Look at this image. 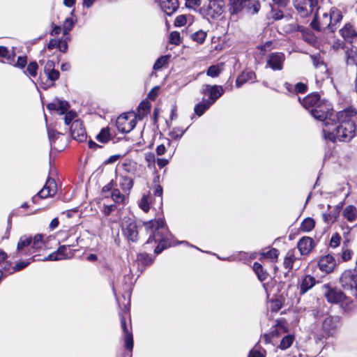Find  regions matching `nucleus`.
Returning a JSON list of instances; mask_svg holds the SVG:
<instances>
[{"mask_svg": "<svg viewBox=\"0 0 357 357\" xmlns=\"http://www.w3.org/2000/svg\"><path fill=\"white\" fill-rule=\"evenodd\" d=\"M352 112L342 111L337 114L333 112L324 121L323 133L325 138L332 142L350 141L355 134V125L351 119Z\"/></svg>", "mask_w": 357, "mask_h": 357, "instance_id": "1", "label": "nucleus"}, {"mask_svg": "<svg viewBox=\"0 0 357 357\" xmlns=\"http://www.w3.org/2000/svg\"><path fill=\"white\" fill-rule=\"evenodd\" d=\"M301 104L310 111L314 119L321 121L324 122L332 113L330 105L321 102L319 96L317 93H312L304 98Z\"/></svg>", "mask_w": 357, "mask_h": 357, "instance_id": "2", "label": "nucleus"}, {"mask_svg": "<svg viewBox=\"0 0 357 357\" xmlns=\"http://www.w3.org/2000/svg\"><path fill=\"white\" fill-rule=\"evenodd\" d=\"M144 225L146 230L152 234L147 243H151L152 241L158 242V245L155 249V253H160L164 249L169 246V244L166 241L167 229L162 220H151L144 222Z\"/></svg>", "mask_w": 357, "mask_h": 357, "instance_id": "3", "label": "nucleus"}, {"mask_svg": "<svg viewBox=\"0 0 357 357\" xmlns=\"http://www.w3.org/2000/svg\"><path fill=\"white\" fill-rule=\"evenodd\" d=\"M137 123V115L135 112H127L120 115L116 121L119 132L128 133L133 130Z\"/></svg>", "mask_w": 357, "mask_h": 357, "instance_id": "4", "label": "nucleus"}, {"mask_svg": "<svg viewBox=\"0 0 357 357\" xmlns=\"http://www.w3.org/2000/svg\"><path fill=\"white\" fill-rule=\"evenodd\" d=\"M121 228L124 236L130 241L135 242L138 238V231L135 221L125 217L122 220Z\"/></svg>", "mask_w": 357, "mask_h": 357, "instance_id": "5", "label": "nucleus"}, {"mask_svg": "<svg viewBox=\"0 0 357 357\" xmlns=\"http://www.w3.org/2000/svg\"><path fill=\"white\" fill-rule=\"evenodd\" d=\"M203 11L208 17L215 18L222 14L224 3L222 0H209L208 3L204 6Z\"/></svg>", "mask_w": 357, "mask_h": 357, "instance_id": "6", "label": "nucleus"}, {"mask_svg": "<svg viewBox=\"0 0 357 357\" xmlns=\"http://www.w3.org/2000/svg\"><path fill=\"white\" fill-rule=\"evenodd\" d=\"M356 278V270H347L342 273L340 278V282L345 290H349L354 293Z\"/></svg>", "mask_w": 357, "mask_h": 357, "instance_id": "7", "label": "nucleus"}, {"mask_svg": "<svg viewBox=\"0 0 357 357\" xmlns=\"http://www.w3.org/2000/svg\"><path fill=\"white\" fill-rule=\"evenodd\" d=\"M224 93V90L221 86L218 85H205L202 89V93L204 97H208L206 100L209 105H213L217 99H218Z\"/></svg>", "mask_w": 357, "mask_h": 357, "instance_id": "8", "label": "nucleus"}, {"mask_svg": "<svg viewBox=\"0 0 357 357\" xmlns=\"http://www.w3.org/2000/svg\"><path fill=\"white\" fill-rule=\"evenodd\" d=\"M312 25L314 29H321L324 27L330 26L331 25V18L330 17V15H328L326 12L323 11L322 9L319 7L317 9L314 19L312 22Z\"/></svg>", "mask_w": 357, "mask_h": 357, "instance_id": "9", "label": "nucleus"}, {"mask_svg": "<svg viewBox=\"0 0 357 357\" xmlns=\"http://www.w3.org/2000/svg\"><path fill=\"white\" fill-rule=\"evenodd\" d=\"M325 296L328 302L333 303H342L346 299V296L340 291L336 289H331L328 284L323 286Z\"/></svg>", "mask_w": 357, "mask_h": 357, "instance_id": "10", "label": "nucleus"}, {"mask_svg": "<svg viewBox=\"0 0 357 357\" xmlns=\"http://www.w3.org/2000/svg\"><path fill=\"white\" fill-rule=\"evenodd\" d=\"M284 59V54L281 52L272 53L267 57V66L273 70H280L282 69Z\"/></svg>", "mask_w": 357, "mask_h": 357, "instance_id": "11", "label": "nucleus"}, {"mask_svg": "<svg viewBox=\"0 0 357 357\" xmlns=\"http://www.w3.org/2000/svg\"><path fill=\"white\" fill-rule=\"evenodd\" d=\"M284 266L288 271L293 269L294 268H298L301 266V260L296 256V252L294 249L289 250L284 259L283 261Z\"/></svg>", "mask_w": 357, "mask_h": 357, "instance_id": "12", "label": "nucleus"}, {"mask_svg": "<svg viewBox=\"0 0 357 357\" xmlns=\"http://www.w3.org/2000/svg\"><path fill=\"white\" fill-rule=\"evenodd\" d=\"M307 1L308 6L301 5L302 3H305V0H295L294 1V6L302 17L307 16L309 14L312 13L318 3V0Z\"/></svg>", "mask_w": 357, "mask_h": 357, "instance_id": "13", "label": "nucleus"}, {"mask_svg": "<svg viewBox=\"0 0 357 357\" xmlns=\"http://www.w3.org/2000/svg\"><path fill=\"white\" fill-rule=\"evenodd\" d=\"M318 266L321 271L329 273L334 270L336 266V261L332 255H327L319 259Z\"/></svg>", "mask_w": 357, "mask_h": 357, "instance_id": "14", "label": "nucleus"}, {"mask_svg": "<svg viewBox=\"0 0 357 357\" xmlns=\"http://www.w3.org/2000/svg\"><path fill=\"white\" fill-rule=\"evenodd\" d=\"M70 130L71 135L74 139L82 142L86 137L85 129L83 126L82 122L79 120H75L73 122Z\"/></svg>", "mask_w": 357, "mask_h": 357, "instance_id": "15", "label": "nucleus"}, {"mask_svg": "<svg viewBox=\"0 0 357 357\" xmlns=\"http://www.w3.org/2000/svg\"><path fill=\"white\" fill-rule=\"evenodd\" d=\"M342 36L347 40H349L351 43H354L353 52L357 54V33L353 29L352 26L349 24H347L341 30Z\"/></svg>", "mask_w": 357, "mask_h": 357, "instance_id": "16", "label": "nucleus"}, {"mask_svg": "<svg viewBox=\"0 0 357 357\" xmlns=\"http://www.w3.org/2000/svg\"><path fill=\"white\" fill-rule=\"evenodd\" d=\"M73 252L69 246H61L56 252L50 254L45 258V260L57 261L70 258Z\"/></svg>", "mask_w": 357, "mask_h": 357, "instance_id": "17", "label": "nucleus"}, {"mask_svg": "<svg viewBox=\"0 0 357 357\" xmlns=\"http://www.w3.org/2000/svg\"><path fill=\"white\" fill-rule=\"evenodd\" d=\"M314 247L313 239L308 236L302 237L297 243V248L301 255H309Z\"/></svg>", "mask_w": 357, "mask_h": 357, "instance_id": "18", "label": "nucleus"}, {"mask_svg": "<svg viewBox=\"0 0 357 357\" xmlns=\"http://www.w3.org/2000/svg\"><path fill=\"white\" fill-rule=\"evenodd\" d=\"M56 185L54 179L48 178L43 188V189L38 192V197L40 198H47L53 197L56 193Z\"/></svg>", "mask_w": 357, "mask_h": 357, "instance_id": "19", "label": "nucleus"}, {"mask_svg": "<svg viewBox=\"0 0 357 357\" xmlns=\"http://www.w3.org/2000/svg\"><path fill=\"white\" fill-rule=\"evenodd\" d=\"M47 107L50 111H56L59 114H63L68 109L69 104L66 101L55 99L49 103Z\"/></svg>", "mask_w": 357, "mask_h": 357, "instance_id": "20", "label": "nucleus"}, {"mask_svg": "<svg viewBox=\"0 0 357 357\" xmlns=\"http://www.w3.org/2000/svg\"><path fill=\"white\" fill-rule=\"evenodd\" d=\"M178 6V0H160V8L168 15H172Z\"/></svg>", "mask_w": 357, "mask_h": 357, "instance_id": "21", "label": "nucleus"}, {"mask_svg": "<svg viewBox=\"0 0 357 357\" xmlns=\"http://www.w3.org/2000/svg\"><path fill=\"white\" fill-rule=\"evenodd\" d=\"M121 327L123 331L126 347L130 350L133 348V337L132 333L129 331L124 317L121 318Z\"/></svg>", "mask_w": 357, "mask_h": 357, "instance_id": "22", "label": "nucleus"}, {"mask_svg": "<svg viewBox=\"0 0 357 357\" xmlns=\"http://www.w3.org/2000/svg\"><path fill=\"white\" fill-rule=\"evenodd\" d=\"M316 283L315 278L310 275H305L301 280L300 286V292L304 294L309 289L312 288Z\"/></svg>", "mask_w": 357, "mask_h": 357, "instance_id": "23", "label": "nucleus"}, {"mask_svg": "<svg viewBox=\"0 0 357 357\" xmlns=\"http://www.w3.org/2000/svg\"><path fill=\"white\" fill-rule=\"evenodd\" d=\"M255 75L252 71H245L243 72L240 75L238 76L236 80V87H241L243 84L248 81L255 79Z\"/></svg>", "mask_w": 357, "mask_h": 357, "instance_id": "24", "label": "nucleus"}, {"mask_svg": "<svg viewBox=\"0 0 357 357\" xmlns=\"http://www.w3.org/2000/svg\"><path fill=\"white\" fill-rule=\"evenodd\" d=\"M152 201L153 198L149 192L144 194L138 202V206L144 212L147 213L151 208Z\"/></svg>", "mask_w": 357, "mask_h": 357, "instance_id": "25", "label": "nucleus"}, {"mask_svg": "<svg viewBox=\"0 0 357 357\" xmlns=\"http://www.w3.org/2000/svg\"><path fill=\"white\" fill-rule=\"evenodd\" d=\"M194 22V17L191 15H178L174 22L176 27H181L187 24H191Z\"/></svg>", "mask_w": 357, "mask_h": 357, "instance_id": "26", "label": "nucleus"}, {"mask_svg": "<svg viewBox=\"0 0 357 357\" xmlns=\"http://www.w3.org/2000/svg\"><path fill=\"white\" fill-rule=\"evenodd\" d=\"M246 0H229V12L231 14H237L242 10L246 4Z\"/></svg>", "mask_w": 357, "mask_h": 357, "instance_id": "27", "label": "nucleus"}, {"mask_svg": "<svg viewBox=\"0 0 357 357\" xmlns=\"http://www.w3.org/2000/svg\"><path fill=\"white\" fill-rule=\"evenodd\" d=\"M343 216L349 222H354L357 220V208L352 206L349 205L343 210Z\"/></svg>", "mask_w": 357, "mask_h": 357, "instance_id": "28", "label": "nucleus"}, {"mask_svg": "<svg viewBox=\"0 0 357 357\" xmlns=\"http://www.w3.org/2000/svg\"><path fill=\"white\" fill-rule=\"evenodd\" d=\"M119 185L124 191H130L133 186V180L126 176H121L119 178Z\"/></svg>", "mask_w": 357, "mask_h": 357, "instance_id": "29", "label": "nucleus"}, {"mask_svg": "<svg viewBox=\"0 0 357 357\" xmlns=\"http://www.w3.org/2000/svg\"><path fill=\"white\" fill-rule=\"evenodd\" d=\"M315 227V221L311 218H306L303 220L301 225V230L303 232H310Z\"/></svg>", "mask_w": 357, "mask_h": 357, "instance_id": "30", "label": "nucleus"}, {"mask_svg": "<svg viewBox=\"0 0 357 357\" xmlns=\"http://www.w3.org/2000/svg\"><path fill=\"white\" fill-rule=\"evenodd\" d=\"M294 336L293 335L288 334L285 335L281 340L278 348L282 350H285L291 347L294 341Z\"/></svg>", "mask_w": 357, "mask_h": 357, "instance_id": "31", "label": "nucleus"}, {"mask_svg": "<svg viewBox=\"0 0 357 357\" xmlns=\"http://www.w3.org/2000/svg\"><path fill=\"white\" fill-rule=\"evenodd\" d=\"M111 134L109 128H103L97 135V139L102 143H107L111 139Z\"/></svg>", "mask_w": 357, "mask_h": 357, "instance_id": "32", "label": "nucleus"}, {"mask_svg": "<svg viewBox=\"0 0 357 357\" xmlns=\"http://www.w3.org/2000/svg\"><path fill=\"white\" fill-rule=\"evenodd\" d=\"M0 56L6 59L8 63L14 61L15 54L13 52H10L6 47L0 46Z\"/></svg>", "mask_w": 357, "mask_h": 357, "instance_id": "33", "label": "nucleus"}, {"mask_svg": "<svg viewBox=\"0 0 357 357\" xmlns=\"http://www.w3.org/2000/svg\"><path fill=\"white\" fill-rule=\"evenodd\" d=\"M245 6L248 7V10L252 14L257 13L260 9V3L258 1L246 0Z\"/></svg>", "mask_w": 357, "mask_h": 357, "instance_id": "34", "label": "nucleus"}, {"mask_svg": "<svg viewBox=\"0 0 357 357\" xmlns=\"http://www.w3.org/2000/svg\"><path fill=\"white\" fill-rule=\"evenodd\" d=\"M222 69V64L211 66L208 68L206 74L211 77H215L219 75Z\"/></svg>", "mask_w": 357, "mask_h": 357, "instance_id": "35", "label": "nucleus"}, {"mask_svg": "<svg viewBox=\"0 0 357 357\" xmlns=\"http://www.w3.org/2000/svg\"><path fill=\"white\" fill-rule=\"evenodd\" d=\"M253 270L257 275L258 278L261 281H264L266 279L267 274L264 271L261 265L259 263L255 262L253 265Z\"/></svg>", "mask_w": 357, "mask_h": 357, "instance_id": "36", "label": "nucleus"}, {"mask_svg": "<svg viewBox=\"0 0 357 357\" xmlns=\"http://www.w3.org/2000/svg\"><path fill=\"white\" fill-rule=\"evenodd\" d=\"M206 32L199 30L198 31H196L195 33H192L191 35V38L194 41L197 42L199 44H202L204 43L206 38Z\"/></svg>", "mask_w": 357, "mask_h": 357, "instance_id": "37", "label": "nucleus"}, {"mask_svg": "<svg viewBox=\"0 0 357 357\" xmlns=\"http://www.w3.org/2000/svg\"><path fill=\"white\" fill-rule=\"evenodd\" d=\"M48 79H50V83L47 84V87H50L54 85V82L59 79V73L58 70L55 69L52 70H50L49 72L45 73Z\"/></svg>", "mask_w": 357, "mask_h": 357, "instance_id": "38", "label": "nucleus"}, {"mask_svg": "<svg viewBox=\"0 0 357 357\" xmlns=\"http://www.w3.org/2000/svg\"><path fill=\"white\" fill-rule=\"evenodd\" d=\"M211 105H209L206 100H204L203 102L197 105L195 107V112L198 116H202L204 112L208 109Z\"/></svg>", "mask_w": 357, "mask_h": 357, "instance_id": "39", "label": "nucleus"}, {"mask_svg": "<svg viewBox=\"0 0 357 357\" xmlns=\"http://www.w3.org/2000/svg\"><path fill=\"white\" fill-rule=\"evenodd\" d=\"M32 242V248L36 250L43 248L44 245L43 236L41 234H36Z\"/></svg>", "mask_w": 357, "mask_h": 357, "instance_id": "40", "label": "nucleus"}, {"mask_svg": "<svg viewBox=\"0 0 357 357\" xmlns=\"http://www.w3.org/2000/svg\"><path fill=\"white\" fill-rule=\"evenodd\" d=\"M330 17L331 18V24L339 22L342 16L340 10L336 8H332L330 11Z\"/></svg>", "mask_w": 357, "mask_h": 357, "instance_id": "41", "label": "nucleus"}, {"mask_svg": "<svg viewBox=\"0 0 357 357\" xmlns=\"http://www.w3.org/2000/svg\"><path fill=\"white\" fill-rule=\"evenodd\" d=\"M261 257L269 259L272 261L278 259V251L275 248H271L266 252H263L261 253Z\"/></svg>", "mask_w": 357, "mask_h": 357, "instance_id": "42", "label": "nucleus"}, {"mask_svg": "<svg viewBox=\"0 0 357 357\" xmlns=\"http://www.w3.org/2000/svg\"><path fill=\"white\" fill-rule=\"evenodd\" d=\"M150 110V105L148 102H143L139 104L138 107V116L142 118L144 115L147 114Z\"/></svg>", "mask_w": 357, "mask_h": 357, "instance_id": "43", "label": "nucleus"}, {"mask_svg": "<svg viewBox=\"0 0 357 357\" xmlns=\"http://www.w3.org/2000/svg\"><path fill=\"white\" fill-rule=\"evenodd\" d=\"M31 243V238L27 236H22L17 243V250H22L24 248L28 246Z\"/></svg>", "mask_w": 357, "mask_h": 357, "instance_id": "44", "label": "nucleus"}, {"mask_svg": "<svg viewBox=\"0 0 357 357\" xmlns=\"http://www.w3.org/2000/svg\"><path fill=\"white\" fill-rule=\"evenodd\" d=\"M185 130L176 127L174 128L169 132V136L174 139H180L185 133Z\"/></svg>", "mask_w": 357, "mask_h": 357, "instance_id": "45", "label": "nucleus"}, {"mask_svg": "<svg viewBox=\"0 0 357 357\" xmlns=\"http://www.w3.org/2000/svg\"><path fill=\"white\" fill-rule=\"evenodd\" d=\"M112 198L116 203H123L125 200V196L121 193L119 190L114 189L112 192Z\"/></svg>", "mask_w": 357, "mask_h": 357, "instance_id": "46", "label": "nucleus"}, {"mask_svg": "<svg viewBox=\"0 0 357 357\" xmlns=\"http://www.w3.org/2000/svg\"><path fill=\"white\" fill-rule=\"evenodd\" d=\"M169 42L174 45H179L181 42L180 33L172 31L169 35Z\"/></svg>", "mask_w": 357, "mask_h": 357, "instance_id": "47", "label": "nucleus"}, {"mask_svg": "<svg viewBox=\"0 0 357 357\" xmlns=\"http://www.w3.org/2000/svg\"><path fill=\"white\" fill-rule=\"evenodd\" d=\"M38 68V66L36 62H31L26 68V72L30 76L36 77Z\"/></svg>", "mask_w": 357, "mask_h": 357, "instance_id": "48", "label": "nucleus"}, {"mask_svg": "<svg viewBox=\"0 0 357 357\" xmlns=\"http://www.w3.org/2000/svg\"><path fill=\"white\" fill-rule=\"evenodd\" d=\"M73 26V22L72 19L67 18L63 24V33L64 35L67 34L69 31L71 30V29Z\"/></svg>", "mask_w": 357, "mask_h": 357, "instance_id": "49", "label": "nucleus"}, {"mask_svg": "<svg viewBox=\"0 0 357 357\" xmlns=\"http://www.w3.org/2000/svg\"><path fill=\"white\" fill-rule=\"evenodd\" d=\"M323 219L327 224H331L335 222L336 219V213H324Z\"/></svg>", "mask_w": 357, "mask_h": 357, "instance_id": "50", "label": "nucleus"}, {"mask_svg": "<svg viewBox=\"0 0 357 357\" xmlns=\"http://www.w3.org/2000/svg\"><path fill=\"white\" fill-rule=\"evenodd\" d=\"M167 56H161L154 63L153 68L155 70L160 69L167 61Z\"/></svg>", "mask_w": 357, "mask_h": 357, "instance_id": "51", "label": "nucleus"}, {"mask_svg": "<svg viewBox=\"0 0 357 357\" xmlns=\"http://www.w3.org/2000/svg\"><path fill=\"white\" fill-rule=\"evenodd\" d=\"M185 6L188 8L195 9L196 7L199 6L201 3L200 0H185Z\"/></svg>", "mask_w": 357, "mask_h": 357, "instance_id": "52", "label": "nucleus"}, {"mask_svg": "<svg viewBox=\"0 0 357 357\" xmlns=\"http://www.w3.org/2000/svg\"><path fill=\"white\" fill-rule=\"evenodd\" d=\"M76 113L73 111L67 112L64 118L66 124H70V122L76 117Z\"/></svg>", "mask_w": 357, "mask_h": 357, "instance_id": "53", "label": "nucleus"}, {"mask_svg": "<svg viewBox=\"0 0 357 357\" xmlns=\"http://www.w3.org/2000/svg\"><path fill=\"white\" fill-rule=\"evenodd\" d=\"M340 240H341V238L337 234H334L331 239V242H330L331 246L334 247V248L338 246L340 243Z\"/></svg>", "mask_w": 357, "mask_h": 357, "instance_id": "54", "label": "nucleus"}, {"mask_svg": "<svg viewBox=\"0 0 357 357\" xmlns=\"http://www.w3.org/2000/svg\"><path fill=\"white\" fill-rule=\"evenodd\" d=\"M265 354L264 350H252L248 357H265Z\"/></svg>", "mask_w": 357, "mask_h": 357, "instance_id": "55", "label": "nucleus"}, {"mask_svg": "<svg viewBox=\"0 0 357 357\" xmlns=\"http://www.w3.org/2000/svg\"><path fill=\"white\" fill-rule=\"evenodd\" d=\"M26 62H27L26 57L20 56L17 59L16 64H14V65L17 67H20V68H24L26 66Z\"/></svg>", "mask_w": 357, "mask_h": 357, "instance_id": "56", "label": "nucleus"}, {"mask_svg": "<svg viewBox=\"0 0 357 357\" xmlns=\"http://www.w3.org/2000/svg\"><path fill=\"white\" fill-rule=\"evenodd\" d=\"M160 88L158 86H155L153 89H151V91L149 93L148 97L151 99L154 100L158 95Z\"/></svg>", "mask_w": 357, "mask_h": 357, "instance_id": "57", "label": "nucleus"}, {"mask_svg": "<svg viewBox=\"0 0 357 357\" xmlns=\"http://www.w3.org/2000/svg\"><path fill=\"white\" fill-rule=\"evenodd\" d=\"M60 41H61V39L50 40L48 43V45H47L48 48L49 49L59 48Z\"/></svg>", "mask_w": 357, "mask_h": 357, "instance_id": "58", "label": "nucleus"}, {"mask_svg": "<svg viewBox=\"0 0 357 357\" xmlns=\"http://www.w3.org/2000/svg\"><path fill=\"white\" fill-rule=\"evenodd\" d=\"M154 195L160 198V204L162 202V188L160 185H155L154 188Z\"/></svg>", "mask_w": 357, "mask_h": 357, "instance_id": "59", "label": "nucleus"}, {"mask_svg": "<svg viewBox=\"0 0 357 357\" xmlns=\"http://www.w3.org/2000/svg\"><path fill=\"white\" fill-rule=\"evenodd\" d=\"M54 66H55L54 62L51 60H48L45 65L44 72L46 73V72H49L50 70H54Z\"/></svg>", "mask_w": 357, "mask_h": 357, "instance_id": "60", "label": "nucleus"}, {"mask_svg": "<svg viewBox=\"0 0 357 357\" xmlns=\"http://www.w3.org/2000/svg\"><path fill=\"white\" fill-rule=\"evenodd\" d=\"M116 208L115 205H106L103 208V213L108 215L111 213L112 211H114Z\"/></svg>", "mask_w": 357, "mask_h": 357, "instance_id": "61", "label": "nucleus"}, {"mask_svg": "<svg viewBox=\"0 0 357 357\" xmlns=\"http://www.w3.org/2000/svg\"><path fill=\"white\" fill-rule=\"evenodd\" d=\"M351 251L349 250H344L342 254V258L344 261H348L351 257Z\"/></svg>", "mask_w": 357, "mask_h": 357, "instance_id": "62", "label": "nucleus"}, {"mask_svg": "<svg viewBox=\"0 0 357 357\" xmlns=\"http://www.w3.org/2000/svg\"><path fill=\"white\" fill-rule=\"evenodd\" d=\"M306 87L307 86L305 84L300 82V83L296 84V85L295 86V90L298 93H303V92L305 91Z\"/></svg>", "mask_w": 357, "mask_h": 357, "instance_id": "63", "label": "nucleus"}, {"mask_svg": "<svg viewBox=\"0 0 357 357\" xmlns=\"http://www.w3.org/2000/svg\"><path fill=\"white\" fill-rule=\"evenodd\" d=\"M58 49L62 52H66L68 49L67 42L64 40H61Z\"/></svg>", "mask_w": 357, "mask_h": 357, "instance_id": "64", "label": "nucleus"}]
</instances>
